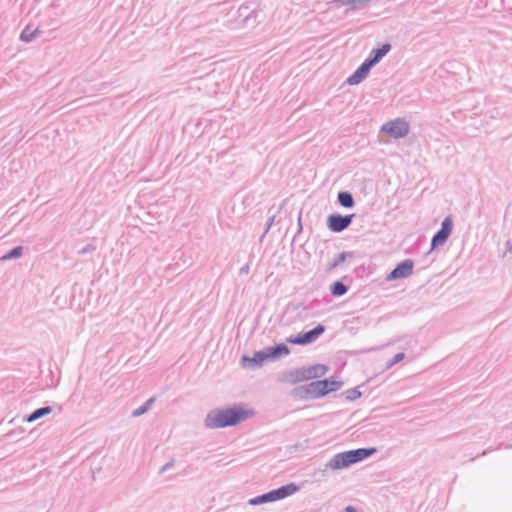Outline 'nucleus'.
Returning a JSON list of instances; mask_svg holds the SVG:
<instances>
[{
	"label": "nucleus",
	"instance_id": "19",
	"mask_svg": "<svg viewBox=\"0 0 512 512\" xmlns=\"http://www.w3.org/2000/svg\"><path fill=\"white\" fill-rule=\"evenodd\" d=\"M347 291L346 286L341 282H335L331 287V293L334 296H341Z\"/></svg>",
	"mask_w": 512,
	"mask_h": 512
},
{
	"label": "nucleus",
	"instance_id": "11",
	"mask_svg": "<svg viewBox=\"0 0 512 512\" xmlns=\"http://www.w3.org/2000/svg\"><path fill=\"white\" fill-rule=\"evenodd\" d=\"M297 490H298V487L293 483L283 486L279 489L273 490V491H271L273 501L280 500V499L286 498L288 496H291L294 493H296Z\"/></svg>",
	"mask_w": 512,
	"mask_h": 512
},
{
	"label": "nucleus",
	"instance_id": "16",
	"mask_svg": "<svg viewBox=\"0 0 512 512\" xmlns=\"http://www.w3.org/2000/svg\"><path fill=\"white\" fill-rule=\"evenodd\" d=\"M338 201L343 207L350 208L354 205L352 195L348 192H340L338 194Z\"/></svg>",
	"mask_w": 512,
	"mask_h": 512
},
{
	"label": "nucleus",
	"instance_id": "6",
	"mask_svg": "<svg viewBox=\"0 0 512 512\" xmlns=\"http://www.w3.org/2000/svg\"><path fill=\"white\" fill-rule=\"evenodd\" d=\"M327 371V366L323 364H316L299 370L298 377L300 380H311L322 377Z\"/></svg>",
	"mask_w": 512,
	"mask_h": 512
},
{
	"label": "nucleus",
	"instance_id": "18",
	"mask_svg": "<svg viewBox=\"0 0 512 512\" xmlns=\"http://www.w3.org/2000/svg\"><path fill=\"white\" fill-rule=\"evenodd\" d=\"M265 502H273V497H272L271 491L269 493H266L264 495H261V496H258V497H255V498H252L249 500V504H251V505H258V504H262Z\"/></svg>",
	"mask_w": 512,
	"mask_h": 512
},
{
	"label": "nucleus",
	"instance_id": "22",
	"mask_svg": "<svg viewBox=\"0 0 512 512\" xmlns=\"http://www.w3.org/2000/svg\"><path fill=\"white\" fill-rule=\"evenodd\" d=\"M151 402H152V399H150V400L146 403V405H145V406H143V407H141V408H139V409L135 410V411L133 412V415H134V416H140V415H142L143 413H145V412L147 411V409H148V407H149V405H150V403H151Z\"/></svg>",
	"mask_w": 512,
	"mask_h": 512
},
{
	"label": "nucleus",
	"instance_id": "9",
	"mask_svg": "<svg viewBox=\"0 0 512 512\" xmlns=\"http://www.w3.org/2000/svg\"><path fill=\"white\" fill-rule=\"evenodd\" d=\"M270 356L267 351H259L254 353L252 357L243 356L242 365L244 367H249L251 365L261 366L265 361L269 360Z\"/></svg>",
	"mask_w": 512,
	"mask_h": 512
},
{
	"label": "nucleus",
	"instance_id": "13",
	"mask_svg": "<svg viewBox=\"0 0 512 512\" xmlns=\"http://www.w3.org/2000/svg\"><path fill=\"white\" fill-rule=\"evenodd\" d=\"M268 353L270 359H273L278 358L282 355H288L290 353V350L285 344H277L276 346L269 348Z\"/></svg>",
	"mask_w": 512,
	"mask_h": 512
},
{
	"label": "nucleus",
	"instance_id": "15",
	"mask_svg": "<svg viewBox=\"0 0 512 512\" xmlns=\"http://www.w3.org/2000/svg\"><path fill=\"white\" fill-rule=\"evenodd\" d=\"M390 50V45L385 44L380 49H377L374 51V57L370 60H368V63H371V66L376 64L383 56L387 54V52Z\"/></svg>",
	"mask_w": 512,
	"mask_h": 512
},
{
	"label": "nucleus",
	"instance_id": "5",
	"mask_svg": "<svg viewBox=\"0 0 512 512\" xmlns=\"http://www.w3.org/2000/svg\"><path fill=\"white\" fill-rule=\"evenodd\" d=\"M453 223L450 217L444 219L441 225V229L432 239V249L445 243L452 232Z\"/></svg>",
	"mask_w": 512,
	"mask_h": 512
},
{
	"label": "nucleus",
	"instance_id": "23",
	"mask_svg": "<svg viewBox=\"0 0 512 512\" xmlns=\"http://www.w3.org/2000/svg\"><path fill=\"white\" fill-rule=\"evenodd\" d=\"M403 358H404V354H403V353H398V354H396V355L394 356L393 361L391 362V365H392V364H396V363L400 362L401 360H403Z\"/></svg>",
	"mask_w": 512,
	"mask_h": 512
},
{
	"label": "nucleus",
	"instance_id": "2",
	"mask_svg": "<svg viewBox=\"0 0 512 512\" xmlns=\"http://www.w3.org/2000/svg\"><path fill=\"white\" fill-rule=\"evenodd\" d=\"M375 451V448H360L356 450L341 452L334 455L326 466L331 470H341L371 456L372 454L375 453Z\"/></svg>",
	"mask_w": 512,
	"mask_h": 512
},
{
	"label": "nucleus",
	"instance_id": "3",
	"mask_svg": "<svg viewBox=\"0 0 512 512\" xmlns=\"http://www.w3.org/2000/svg\"><path fill=\"white\" fill-rule=\"evenodd\" d=\"M381 130L393 138H401L408 134L409 124L403 119H395L385 123Z\"/></svg>",
	"mask_w": 512,
	"mask_h": 512
},
{
	"label": "nucleus",
	"instance_id": "4",
	"mask_svg": "<svg viewBox=\"0 0 512 512\" xmlns=\"http://www.w3.org/2000/svg\"><path fill=\"white\" fill-rule=\"evenodd\" d=\"M324 330V326L318 325L308 332L290 336L287 341L294 345H307L316 341V339L323 334Z\"/></svg>",
	"mask_w": 512,
	"mask_h": 512
},
{
	"label": "nucleus",
	"instance_id": "21",
	"mask_svg": "<svg viewBox=\"0 0 512 512\" xmlns=\"http://www.w3.org/2000/svg\"><path fill=\"white\" fill-rule=\"evenodd\" d=\"M34 34L30 32L29 28H26L21 33V39L23 41H30L33 38Z\"/></svg>",
	"mask_w": 512,
	"mask_h": 512
},
{
	"label": "nucleus",
	"instance_id": "7",
	"mask_svg": "<svg viewBox=\"0 0 512 512\" xmlns=\"http://www.w3.org/2000/svg\"><path fill=\"white\" fill-rule=\"evenodd\" d=\"M352 218L353 215L341 216L332 214L328 217V227L333 232H341L350 225Z\"/></svg>",
	"mask_w": 512,
	"mask_h": 512
},
{
	"label": "nucleus",
	"instance_id": "24",
	"mask_svg": "<svg viewBox=\"0 0 512 512\" xmlns=\"http://www.w3.org/2000/svg\"><path fill=\"white\" fill-rule=\"evenodd\" d=\"M345 511H346V512H356L355 508H354V507H352V506H348V507H346Z\"/></svg>",
	"mask_w": 512,
	"mask_h": 512
},
{
	"label": "nucleus",
	"instance_id": "8",
	"mask_svg": "<svg viewBox=\"0 0 512 512\" xmlns=\"http://www.w3.org/2000/svg\"><path fill=\"white\" fill-rule=\"evenodd\" d=\"M413 261L405 260L400 263L391 273L387 276V280L393 281L397 279H403L410 276L413 272Z\"/></svg>",
	"mask_w": 512,
	"mask_h": 512
},
{
	"label": "nucleus",
	"instance_id": "1",
	"mask_svg": "<svg viewBox=\"0 0 512 512\" xmlns=\"http://www.w3.org/2000/svg\"><path fill=\"white\" fill-rule=\"evenodd\" d=\"M253 415V410L246 406H233L227 409H215L211 411L206 416L204 423L209 429H218L235 426Z\"/></svg>",
	"mask_w": 512,
	"mask_h": 512
},
{
	"label": "nucleus",
	"instance_id": "10",
	"mask_svg": "<svg viewBox=\"0 0 512 512\" xmlns=\"http://www.w3.org/2000/svg\"><path fill=\"white\" fill-rule=\"evenodd\" d=\"M371 67H372L371 63H368L367 61H365L356 70V72L348 78V83L351 85H356V84L360 83L367 76Z\"/></svg>",
	"mask_w": 512,
	"mask_h": 512
},
{
	"label": "nucleus",
	"instance_id": "12",
	"mask_svg": "<svg viewBox=\"0 0 512 512\" xmlns=\"http://www.w3.org/2000/svg\"><path fill=\"white\" fill-rule=\"evenodd\" d=\"M318 386H321L324 394L326 395L330 392H334V391H337L338 389H340L342 387V382L337 381V380H332V379H325V380H320V384H318Z\"/></svg>",
	"mask_w": 512,
	"mask_h": 512
},
{
	"label": "nucleus",
	"instance_id": "17",
	"mask_svg": "<svg viewBox=\"0 0 512 512\" xmlns=\"http://www.w3.org/2000/svg\"><path fill=\"white\" fill-rule=\"evenodd\" d=\"M51 412L50 407H43L40 409L35 410L27 419L28 422H33L37 419H39L42 416H45Z\"/></svg>",
	"mask_w": 512,
	"mask_h": 512
},
{
	"label": "nucleus",
	"instance_id": "20",
	"mask_svg": "<svg viewBox=\"0 0 512 512\" xmlns=\"http://www.w3.org/2000/svg\"><path fill=\"white\" fill-rule=\"evenodd\" d=\"M22 253V247H16L13 250H11L9 253L5 254L1 257V260H8L11 258H18L21 256Z\"/></svg>",
	"mask_w": 512,
	"mask_h": 512
},
{
	"label": "nucleus",
	"instance_id": "26",
	"mask_svg": "<svg viewBox=\"0 0 512 512\" xmlns=\"http://www.w3.org/2000/svg\"><path fill=\"white\" fill-rule=\"evenodd\" d=\"M343 260H344V256H343V255H341V256H340V261H343Z\"/></svg>",
	"mask_w": 512,
	"mask_h": 512
},
{
	"label": "nucleus",
	"instance_id": "25",
	"mask_svg": "<svg viewBox=\"0 0 512 512\" xmlns=\"http://www.w3.org/2000/svg\"><path fill=\"white\" fill-rule=\"evenodd\" d=\"M337 266V262L333 263L331 266H330V269H333Z\"/></svg>",
	"mask_w": 512,
	"mask_h": 512
},
{
	"label": "nucleus",
	"instance_id": "14",
	"mask_svg": "<svg viewBox=\"0 0 512 512\" xmlns=\"http://www.w3.org/2000/svg\"><path fill=\"white\" fill-rule=\"evenodd\" d=\"M320 384V381L312 382L307 387V392L314 398H319L325 396L323 389L321 386H318Z\"/></svg>",
	"mask_w": 512,
	"mask_h": 512
}]
</instances>
